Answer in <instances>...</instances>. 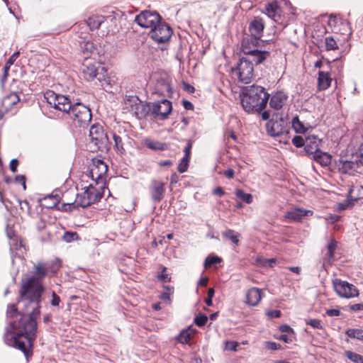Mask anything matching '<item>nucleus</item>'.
Instances as JSON below:
<instances>
[{"instance_id":"obj_1","label":"nucleus","mask_w":363,"mask_h":363,"mask_svg":"<svg viewBox=\"0 0 363 363\" xmlns=\"http://www.w3.org/2000/svg\"><path fill=\"white\" fill-rule=\"evenodd\" d=\"M33 269V275L22 281L20 290L19 303L23 304L28 314L18 312L13 304L9 306L6 314L12 332L7 331L4 337L6 345L23 352L27 359L32 356L36 338V318L40 313L41 296L45 289L43 280L49 277L44 262L35 264Z\"/></svg>"},{"instance_id":"obj_2","label":"nucleus","mask_w":363,"mask_h":363,"mask_svg":"<svg viewBox=\"0 0 363 363\" xmlns=\"http://www.w3.org/2000/svg\"><path fill=\"white\" fill-rule=\"evenodd\" d=\"M269 94L264 87L252 85L245 87L240 95L243 109L247 113L260 112L267 106Z\"/></svg>"},{"instance_id":"obj_3","label":"nucleus","mask_w":363,"mask_h":363,"mask_svg":"<svg viewBox=\"0 0 363 363\" xmlns=\"http://www.w3.org/2000/svg\"><path fill=\"white\" fill-rule=\"evenodd\" d=\"M148 91L151 98L161 96L163 99L171 97L173 89L171 79L167 74L155 73L149 82Z\"/></svg>"},{"instance_id":"obj_4","label":"nucleus","mask_w":363,"mask_h":363,"mask_svg":"<svg viewBox=\"0 0 363 363\" xmlns=\"http://www.w3.org/2000/svg\"><path fill=\"white\" fill-rule=\"evenodd\" d=\"M101 197V195L96 191V188L90 184L89 186L84 188L82 193L77 194L75 201L72 205L75 207H82L83 208L88 207L91 203L98 201Z\"/></svg>"},{"instance_id":"obj_5","label":"nucleus","mask_w":363,"mask_h":363,"mask_svg":"<svg viewBox=\"0 0 363 363\" xmlns=\"http://www.w3.org/2000/svg\"><path fill=\"white\" fill-rule=\"evenodd\" d=\"M44 97L47 102L56 110L67 113H69L72 105L69 99L66 96L49 90L45 93Z\"/></svg>"},{"instance_id":"obj_6","label":"nucleus","mask_w":363,"mask_h":363,"mask_svg":"<svg viewBox=\"0 0 363 363\" xmlns=\"http://www.w3.org/2000/svg\"><path fill=\"white\" fill-rule=\"evenodd\" d=\"M233 73L235 74L239 81L244 84H249L254 77L253 65L250 60L242 57L236 68L233 69Z\"/></svg>"},{"instance_id":"obj_7","label":"nucleus","mask_w":363,"mask_h":363,"mask_svg":"<svg viewBox=\"0 0 363 363\" xmlns=\"http://www.w3.org/2000/svg\"><path fill=\"white\" fill-rule=\"evenodd\" d=\"M68 113L80 126L88 125L91 119V110L81 103H75L72 105Z\"/></svg>"},{"instance_id":"obj_8","label":"nucleus","mask_w":363,"mask_h":363,"mask_svg":"<svg viewBox=\"0 0 363 363\" xmlns=\"http://www.w3.org/2000/svg\"><path fill=\"white\" fill-rule=\"evenodd\" d=\"M333 285L335 292L341 298H352L359 296L357 288L347 281L335 279Z\"/></svg>"},{"instance_id":"obj_9","label":"nucleus","mask_w":363,"mask_h":363,"mask_svg":"<svg viewBox=\"0 0 363 363\" xmlns=\"http://www.w3.org/2000/svg\"><path fill=\"white\" fill-rule=\"evenodd\" d=\"M336 167L338 171L344 174L354 176L363 173V167L359 164L356 157L350 160H339L336 162Z\"/></svg>"},{"instance_id":"obj_10","label":"nucleus","mask_w":363,"mask_h":363,"mask_svg":"<svg viewBox=\"0 0 363 363\" xmlns=\"http://www.w3.org/2000/svg\"><path fill=\"white\" fill-rule=\"evenodd\" d=\"M150 114L156 119L164 120L168 118L172 110V102L162 99L157 102L150 103Z\"/></svg>"},{"instance_id":"obj_11","label":"nucleus","mask_w":363,"mask_h":363,"mask_svg":"<svg viewBox=\"0 0 363 363\" xmlns=\"http://www.w3.org/2000/svg\"><path fill=\"white\" fill-rule=\"evenodd\" d=\"M172 34V30L167 24L160 22L149 33L150 37L158 43L167 42Z\"/></svg>"},{"instance_id":"obj_12","label":"nucleus","mask_w":363,"mask_h":363,"mask_svg":"<svg viewBox=\"0 0 363 363\" xmlns=\"http://www.w3.org/2000/svg\"><path fill=\"white\" fill-rule=\"evenodd\" d=\"M135 21L140 26L152 30L161 21V17L155 11H144L136 16Z\"/></svg>"},{"instance_id":"obj_13","label":"nucleus","mask_w":363,"mask_h":363,"mask_svg":"<svg viewBox=\"0 0 363 363\" xmlns=\"http://www.w3.org/2000/svg\"><path fill=\"white\" fill-rule=\"evenodd\" d=\"M89 137L92 143L99 148L105 147L108 141L107 134L104 132L103 127L99 124L91 126Z\"/></svg>"},{"instance_id":"obj_14","label":"nucleus","mask_w":363,"mask_h":363,"mask_svg":"<svg viewBox=\"0 0 363 363\" xmlns=\"http://www.w3.org/2000/svg\"><path fill=\"white\" fill-rule=\"evenodd\" d=\"M108 171L107 164L101 159L94 158L92 160V165L90 169V174L91 179L97 184L103 182V177L106 175Z\"/></svg>"},{"instance_id":"obj_15","label":"nucleus","mask_w":363,"mask_h":363,"mask_svg":"<svg viewBox=\"0 0 363 363\" xmlns=\"http://www.w3.org/2000/svg\"><path fill=\"white\" fill-rule=\"evenodd\" d=\"M267 131L269 135L273 137L280 136L286 133L285 121L281 118L269 120L267 123Z\"/></svg>"},{"instance_id":"obj_16","label":"nucleus","mask_w":363,"mask_h":363,"mask_svg":"<svg viewBox=\"0 0 363 363\" xmlns=\"http://www.w3.org/2000/svg\"><path fill=\"white\" fill-rule=\"evenodd\" d=\"M263 13L275 22H279L282 17L283 11L277 1H273L265 4Z\"/></svg>"},{"instance_id":"obj_17","label":"nucleus","mask_w":363,"mask_h":363,"mask_svg":"<svg viewBox=\"0 0 363 363\" xmlns=\"http://www.w3.org/2000/svg\"><path fill=\"white\" fill-rule=\"evenodd\" d=\"M264 27L263 19L259 17H255L249 25V31L251 36L259 39L263 35Z\"/></svg>"},{"instance_id":"obj_18","label":"nucleus","mask_w":363,"mask_h":363,"mask_svg":"<svg viewBox=\"0 0 363 363\" xmlns=\"http://www.w3.org/2000/svg\"><path fill=\"white\" fill-rule=\"evenodd\" d=\"M313 211L302 208H294L288 211L284 217L294 221H300L304 216H312Z\"/></svg>"},{"instance_id":"obj_19","label":"nucleus","mask_w":363,"mask_h":363,"mask_svg":"<svg viewBox=\"0 0 363 363\" xmlns=\"http://www.w3.org/2000/svg\"><path fill=\"white\" fill-rule=\"evenodd\" d=\"M320 140L315 135L305 138L304 149L308 154L313 155L320 150Z\"/></svg>"},{"instance_id":"obj_20","label":"nucleus","mask_w":363,"mask_h":363,"mask_svg":"<svg viewBox=\"0 0 363 363\" xmlns=\"http://www.w3.org/2000/svg\"><path fill=\"white\" fill-rule=\"evenodd\" d=\"M262 299V291L259 288L252 287L246 294V304L250 306H256Z\"/></svg>"},{"instance_id":"obj_21","label":"nucleus","mask_w":363,"mask_h":363,"mask_svg":"<svg viewBox=\"0 0 363 363\" xmlns=\"http://www.w3.org/2000/svg\"><path fill=\"white\" fill-rule=\"evenodd\" d=\"M258 40L259 39H256L252 36L244 38L241 43L242 52L244 54L247 55L253 52L254 50H257L259 46V42Z\"/></svg>"},{"instance_id":"obj_22","label":"nucleus","mask_w":363,"mask_h":363,"mask_svg":"<svg viewBox=\"0 0 363 363\" xmlns=\"http://www.w3.org/2000/svg\"><path fill=\"white\" fill-rule=\"evenodd\" d=\"M247 55V60H250L252 65L253 63L255 65H259L262 63L267 58H268L270 56V53L268 51L259 50L257 48Z\"/></svg>"},{"instance_id":"obj_23","label":"nucleus","mask_w":363,"mask_h":363,"mask_svg":"<svg viewBox=\"0 0 363 363\" xmlns=\"http://www.w3.org/2000/svg\"><path fill=\"white\" fill-rule=\"evenodd\" d=\"M19 101V96L16 93H11L8 94L4 97L1 101V111L3 112L9 111Z\"/></svg>"},{"instance_id":"obj_24","label":"nucleus","mask_w":363,"mask_h":363,"mask_svg":"<svg viewBox=\"0 0 363 363\" xmlns=\"http://www.w3.org/2000/svg\"><path fill=\"white\" fill-rule=\"evenodd\" d=\"M164 191L165 189L162 182L157 180L152 182L151 196L154 201H160L164 197Z\"/></svg>"},{"instance_id":"obj_25","label":"nucleus","mask_w":363,"mask_h":363,"mask_svg":"<svg viewBox=\"0 0 363 363\" xmlns=\"http://www.w3.org/2000/svg\"><path fill=\"white\" fill-rule=\"evenodd\" d=\"M287 96L282 91H278L274 94L270 100L269 105L272 108L279 110L286 104Z\"/></svg>"},{"instance_id":"obj_26","label":"nucleus","mask_w":363,"mask_h":363,"mask_svg":"<svg viewBox=\"0 0 363 363\" xmlns=\"http://www.w3.org/2000/svg\"><path fill=\"white\" fill-rule=\"evenodd\" d=\"M138 105L136 108H135V111L133 115H134L137 118L141 119L145 118L147 115L150 113L151 107L150 103L145 104L141 101L140 99L137 102Z\"/></svg>"},{"instance_id":"obj_27","label":"nucleus","mask_w":363,"mask_h":363,"mask_svg":"<svg viewBox=\"0 0 363 363\" xmlns=\"http://www.w3.org/2000/svg\"><path fill=\"white\" fill-rule=\"evenodd\" d=\"M347 198L350 201H357L363 198V186L359 184L348 186Z\"/></svg>"},{"instance_id":"obj_28","label":"nucleus","mask_w":363,"mask_h":363,"mask_svg":"<svg viewBox=\"0 0 363 363\" xmlns=\"http://www.w3.org/2000/svg\"><path fill=\"white\" fill-rule=\"evenodd\" d=\"M332 79L328 72L320 71L318 77V87L319 90L327 89L331 84Z\"/></svg>"},{"instance_id":"obj_29","label":"nucleus","mask_w":363,"mask_h":363,"mask_svg":"<svg viewBox=\"0 0 363 363\" xmlns=\"http://www.w3.org/2000/svg\"><path fill=\"white\" fill-rule=\"evenodd\" d=\"M82 72L86 80H92L97 75V67L94 65L86 63V65H84Z\"/></svg>"},{"instance_id":"obj_30","label":"nucleus","mask_w":363,"mask_h":363,"mask_svg":"<svg viewBox=\"0 0 363 363\" xmlns=\"http://www.w3.org/2000/svg\"><path fill=\"white\" fill-rule=\"evenodd\" d=\"M105 20L106 17L104 16L94 15L88 18L86 23L91 30H96L100 27Z\"/></svg>"},{"instance_id":"obj_31","label":"nucleus","mask_w":363,"mask_h":363,"mask_svg":"<svg viewBox=\"0 0 363 363\" xmlns=\"http://www.w3.org/2000/svg\"><path fill=\"white\" fill-rule=\"evenodd\" d=\"M48 269L49 277H52L57 274L60 269L62 263L60 259L56 258L50 262H44Z\"/></svg>"},{"instance_id":"obj_32","label":"nucleus","mask_w":363,"mask_h":363,"mask_svg":"<svg viewBox=\"0 0 363 363\" xmlns=\"http://www.w3.org/2000/svg\"><path fill=\"white\" fill-rule=\"evenodd\" d=\"M313 159L322 166H328L331 162V156L320 150L313 154Z\"/></svg>"},{"instance_id":"obj_33","label":"nucleus","mask_w":363,"mask_h":363,"mask_svg":"<svg viewBox=\"0 0 363 363\" xmlns=\"http://www.w3.org/2000/svg\"><path fill=\"white\" fill-rule=\"evenodd\" d=\"M138 101L139 99L138 97L130 96L125 101V108L131 114H133Z\"/></svg>"},{"instance_id":"obj_34","label":"nucleus","mask_w":363,"mask_h":363,"mask_svg":"<svg viewBox=\"0 0 363 363\" xmlns=\"http://www.w3.org/2000/svg\"><path fill=\"white\" fill-rule=\"evenodd\" d=\"M222 235L225 238L231 240L234 244L238 245L240 234L235 233L233 230L228 229Z\"/></svg>"},{"instance_id":"obj_35","label":"nucleus","mask_w":363,"mask_h":363,"mask_svg":"<svg viewBox=\"0 0 363 363\" xmlns=\"http://www.w3.org/2000/svg\"><path fill=\"white\" fill-rule=\"evenodd\" d=\"M235 194L238 199L243 201L246 203L250 204L252 203L253 199L252 194H247L243 190L239 189L235 190Z\"/></svg>"},{"instance_id":"obj_36","label":"nucleus","mask_w":363,"mask_h":363,"mask_svg":"<svg viewBox=\"0 0 363 363\" xmlns=\"http://www.w3.org/2000/svg\"><path fill=\"white\" fill-rule=\"evenodd\" d=\"M345 333L348 337H350L351 338L363 340V330H362V329H357V328L348 329Z\"/></svg>"},{"instance_id":"obj_37","label":"nucleus","mask_w":363,"mask_h":363,"mask_svg":"<svg viewBox=\"0 0 363 363\" xmlns=\"http://www.w3.org/2000/svg\"><path fill=\"white\" fill-rule=\"evenodd\" d=\"M292 127L296 133H303L306 131V128L303 123L300 121L298 116H296L292 120Z\"/></svg>"},{"instance_id":"obj_38","label":"nucleus","mask_w":363,"mask_h":363,"mask_svg":"<svg viewBox=\"0 0 363 363\" xmlns=\"http://www.w3.org/2000/svg\"><path fill=\"white\" fill-rule=\"evenodd\" d=\"M191 336L190 328L183 330L178 335L177 340L182 344L188 343Z\"/></svg>"},{"instance_id":"obj_39","label":"nucleus","mask_w":363,"mask_h":363,"mask_svg":"<svg viewBox=\"0 0 363 363\" xmlns=\"http://www.w3.org/2000/svg\"><path fill=\"white\" fill-rule=\"evenodd\" d=\"M113 139L115 143V147L118 152L123 155L125 152V148L123 147V140L121 136L116 133H112Z\"/></svg>"},{"instance_id":"obj_40","label":"nucleus","mask_w":363,"mask_h":363,"mask_svg":"<svg viewBox=\"0 0 363 363\" xmlns=\"http://www.w3.org/2000/svg\"><path fill=\"white\" fill-rule=\"evenodd\" d=\"M81 49L84 55H89L96 49L93 42L87 40L84 41L81 45Z\"/></svg>"},{"instance_id":"obj_41","label":"nucleus","mask_w":363,"mask_h":363,"mask_svg":"<svg viewBox=\"0 0 363 363\" xmlns=\"http://www.w3.org/2000/svg\"><path fill=\"white\" fill-rule=\"evenodd\" d=\"M19 52H14L7 60L4 67V77H6L8 75V71L10 68V67L14 63L18 57Z\"/></svg>"},{"instance_id":"obj_42","label":"nucleus","mask_w":363,"mask_h":363,"mask_svg":"<svg viewBox=\"0 0 363 363\" xmlns=\"http://www.w3.org/2000/svg\"><path fill=\"white\" fill-rule=\"evenodd\" d=\"M325 44L327 50H335L338 48L336 40L332 36H328L325 38Z\"/></svg>"},{"instance_id":"obj_43","label":"nucleus","mask_w":363,"mask_h":363,"mask_svg":"<svg viewBox=\"0 0 363 363\" xmlns=\"http://www.w3.org/2000/svg\"><path fill=\"white\" fill-rule=\"evenodd\" d=\"M345 354L346 357L354 363H360L363 358L362 355L350 350L345 351Z\"/></svg>"},{"instance_id":"obj_44","label":"nucleus","mask_w":363,"mask_h":363,"mask_svg":"<svg viewBox=\"0 0 363 363\" xmlns=\"http://www.w3.org/2000/svg\"><path fill=\"white\" fill-rule=\"evenodd\" d=\"M222 261V259L218 256H208L206 258L204 262V267L208 268L213 264L220 263Z\"/></svg>"},{"instance_id":"obj_45","label":"nucleus","mask_w":363,"mask_h":363,"mask_svg":"<svg viewBox=\"0 0 363 363\" xmlns=\"http://www.w3.org/2000/svg\"><path fill=\"white\" fill-rule=\"evenodd\" d=\"M257 263L259 264L263 267H273L276 263V260L274 258L272 259H265L262 257H257L256 259Z\"/></svg>"},{"instance_id":"obj_46","label":"nucleus","mask_w":363,"mask_h":363,"mask_svg":"<svg viewBox=\"0 0 363 363\" xmlns=\"http://www.w3.org/2000/svg\"><path fill=\"white\" fill-rule=\"evenodd\" d=\"M336 247H337V243L335 240H331L330 242L328 243V246H327V253H326V256H327V258L328 259V261H330L331 259H333V255H334V252L336 249Z\"/></svg>"},{"instance_id":"obj_47","label":"nucleus","mask_w":363,"mask_h":363,"mask_svg":"<svg viewBox=\"0 0 363 363\" xmlns=\"http://www.w3.org/2000/svg\"><path fill=\"white\" fill-rule=\"evenodd\" d=\"M78 238L79 235L77 233L70 231L66 232L62 237V240L66 242H71Z\"/></svg>"},{"instance_id":"obj_48","label":"nucleus","mask_w":363,"mask_h":363,"mask_svg":"<svg viewBox=\"0 0 363 363\" xmlns=\"http://www.w3.org/2000/svg\"><path fill=\"white\" fill-rule=\"evenodd\" d=\"M147 147L151 150H163L165 149L164 147V144L157 142V141H148L146 143Z\"/></svg>"},{"instance_id":"obj_49","label":"nucleus","mask_w":363,"mask_h":363,"mask_svg":"<svg viewBox=\"0 0 363 363\" xmlns=\"http://www.w3.org/2000/svg\"><path fill=\"white\" fill-rule=\"evenodd\" d=\"M189 157H184L178 165V171L180 173H184L187 170Z\"/></svg>"},{"instance_id":"obj_50","label":"nucleus","mask_w":363,"mask_h":363,"mask_svg":"<svg viewBox=\"0 0 363 363\" xmlns=\"http://www.w3.org/2000/svg\"><path fill=\"white\" fill-rule=\"evenodd\" d=\"M208 317L206 315H198L194 319L195 324L199 327H202L207 323Z\"/></svg>"},{"instance_id":"obj_51","label":"nucleus","mask_w":363,"mask_h":363,"mask_svg":"<svg viewBox=\"0 0 363 363\" xmlns=\"http://www.w3.org/2000/svg\"><path fill=\"white\" fill-rule=\"evenodd\" d=\"M292 143L296 147H301L302 146H304L305 139L302 136L297 135L293 138Z\"/></svg>"},{"instance_id":"obj_52","label":"nucleus","mask_w":363,"mask_h":363,"mask_svg":"<svg viewBox=\"0 0 363 363\" xmlns=\"http://www.w3.org/2000/svg\"><path fill=\"white\" fill-rule=\"evenodd\" d=\"M306 323L313 328L320 329L323 327L321 321L318 319H310L306 321Z\"/></svg>"},{"instance_id":"obj_53","label":"nucleus","mask_w":363,"mask_h":363,"mask_svg":"<svg viewBox=\"0 0 363 363\" xmlns=\"http://www.w3.org/2000/svg\"><path fill=\"white\" fill-rule=\"evenodd\" d=\"M238 344L234 341H227L225 342V349L229 351H236Z\"/></svg>"},{"instance_id":"obj_54","label":"nucleus","mask_w":363,"mask_h":363,"mask_svg":"<svg viewBox=\"0 0 363 363\" xmlns=\"http://www.w3.org/2000/svg\"><path fill=\"white\" fill-rule=\"evenodd\" d=\"M265 346L268 350H277L280 348L279 344H278L275 342H271V341L266 342Z\"/></svg>"},{"instance_id":"obj_55","label":"nucleus","mask_w":363,"mask_h":363,"mask_svg":"<svg viewBox=\"0 0 363 363\" xmlns=\"http://www.w3.org/2000/svg\"><path fill=\"white\" fill-rule=\"evenodd\" d=\"M19 204L21 206V210L25 211L28 213H30V206L27 200L20 201Z\"/></svg>"},{"instance_id":"obj_56","label":"nucleus","mask_w":363,"mask_h":363,"mask_svg":"<svg viewBox=\"0 0 363 363\" xmlns=\"http://www.w3.org/2000/svg\"><path fill=\"white\" fill-rule=\"evenodd\" d=\"M60 302V296H57L55 291H52V299L50 301L51 305L53 306H59Z\"/></svg>"},{"instance_id":"obj_57","label":"nucleus","mask_w":363,"mask_h":363,"mask_svg":"<svg viewBox=\"0 0 363 363\" xmlns=\"http://www.w3.org/2000/svg\"><path fill=\"white\" fill-rule=\"evenodd\" d=\"M48 199L52 200V205L48 206V208H52V207L55 206L60 201V198L57 195H55V196L51 195V196H49L48 197L45 198V201Z\"/></svg>"},{"instance_id":"obj_58","label":"nucleus","mask_w":363,"mask_h":363,"mask_svg":"<svg viewBox=\"0 0 363 363\" xmlns=\"http://www.w3.org/2000/svg\"><path fill=\"white\" fill-rule=\"evenodd\" d=\"M279 330L281 333H287V334H291V333L293 334L294 333V330L289 325H286V324L280 325Z\"/></svg>"},{"instance_id":"obj_59","label":"nucleus","mask_w":363,"mask_h":363,"mask_svg":"<svg viewBox=\"0 0 363 363\" xmlns=\"http://www.w3.org/2000/svg\"><path fill=\"white\" fill-rule=\"evenodd\" d=\"M267 315L269 318H279L281 315V313L279 310H272V311H268L267 313Z\"/></svg>"},{"instance_id":"obj_60","label":"nucleus","mask_w":363,"mask_h":363,"mask_svg":"<svg viewBox=\"0 0 363 363\" xmlns=\"http://www.w3.org/2000/svg\"><path fill=\"white\" fill-rule=\"evenodd\" d=\"M325 313L330 317L339 316L340 315V311L338 309H328L326 310Z\"/></svg>"},{"instance_id":"obj_61","label":"nucleus","mask_w":363,"mask_h":363,"mask_svg":"<svg viewBox=\"0 0 363 363\" xmlns=\"http://www.w3.org/2000/svg\"><path fill=\"white\" fill-rule=\"evenodd\" d=\"M18 165V161L17 159H13L9 164L10 169L12 172H15Z\"/></svg>"},{"instance_id":"obj_62","label":"nucleus","mask_w":363,"mask_h":363,"mask_svg":"<svg viewBox=\"0 0 363 363\" xmlns=\"http://www.w3.org/2000/svg\"><path fill=\"white\" fill-rule=\"evenodd\" d=\"M350 308L353 311H363V303H355L350 305Z\"/></svg>"},{"instance_id":"obj_63","label":"nucleus","mask_w":363,"mask_h":363,"mask_svg":"<svg viewBox=\"0 0 363 363\" xmlns=\"http://www.w3.org/2000/svg\"><path fill=\"white\" fill-rule=\"evenodd\" d=\"M191 147H192L191 143L190 141H189L184 148L185 155L184 157L190 158Z\"/></svg>"},{"instance_id":"obj_64","label":"nucleus","mask_w":363,"mask_h":363,"mask_svg":"<svg viewBox=\"0 0 363 363\" xmlns=\"http://www.w3.org/2000/svg\"><path fill=\"white\" fill-rule=\"evenodd\" d=\"M16 182L21 183L23 185V187L24 189H26V179L23 176H22V175L16 176Z\"/></svg>"}]
</instances>
